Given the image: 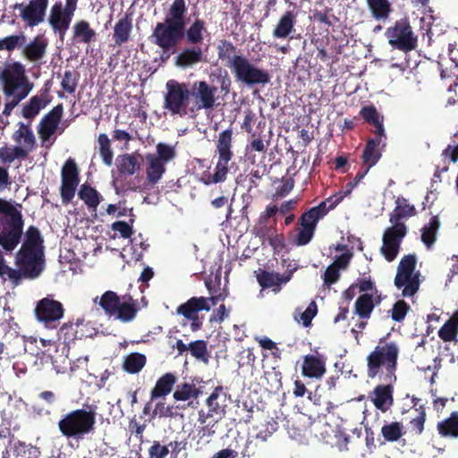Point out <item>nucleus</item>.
<instances>
[{
	"label": "nucleus",
	"instance_id": "obj_1",
	"mask_svg": "<svg viewBox=\"0 0 458 458\" xmlns=\"http://www.w3.org/2000/svg\"><path fill=\"white\" fill-rule=\"evenodd\" d=\"M187 14L182 13L157 22L149 37L151 43L165 51H174L184 38L191 46H200L208 34L206 22L197 18L187 27Z\"/></svg>",
	"mask_w": 458,
	"mask_h": 458
},
{
	"label": "nucleus",
	"instance_id": "obj_2",
	"mask_svg": "<svg viewBox=\"0 0 458 458\" xmlns=\"http://www.w3.org/2000/svg\"><path fill=\"white\" fill-rule=\"evenodd\" d=\"M17 268L6 264L4 252L0 250V279L9 281L13 287L20 285L24 279L34 280L45 269V252L19 249L14 257Z\"/></svg>",
	"mask_w": 458,
	"mask_h": 458
},
{
	"label": "nucleus",
	"instance_id": "obj_3",
	"mask_svg": "<svg viewBox=\"0 0 458 458\" xmlns=\"http://www.w3.org/2000/svg\"><path fill=\"white\" fill-rule=\"evenodd\" d=\"M24 225L22 205L0 198V246L5 253H12L21 243Z\"/></svg>",
	"mask_w": 458,
	"mask_h": 458
},
{
	"label": "nucleus",
	"instance_id": "obj_4",
	"mask_svg": "<svg viewBox=\"0 0 458 458\" xmlns=\"http://www.w3.org/2000/svg\"><path fill=\"white\" fill-rule=\"evenodd\" d=\"M399 353L400 348L397 343L386 342L385 338H381L366 358L368 377L374 378L381 373L384 375V381L394 383L397 379Z\"/></svg>",
	"mask_w": 458,
	"mask_h": 458
},
{
	"label": "nucleus",
	"instance_id": "obj_5",
	"mask_svg": "<svg viewBox=\"0 0 458 458\" xmlns=\"http://www.w3.org/2000/svg\"><path fill=\"white\" fill-rule=\"evenodd\" d=\"M97 412L91 406L69 411L61 415L57 426L67 439H82L95 429Z\"/></svg>",
	"mask_w": 458,
	"mask_h": 458
},
{
	"label": "nucleus",
	"instance_id": "obj_6",
	"mask_svg": "<svg viewBox=\"0 0 458 458\" xmlns=\"http://www.w3.org/2000/svg\"><path fill=\"white\" fill-rule=\"evenodd\" d=\"M233 130L226 129L219 133L216 142V151L218 160L216 162L214 173H204L201 181L204 184H215L223 182L226 180L228 174V163L232 160L233 153L232 151Z\"/></svg>",
	"mask_w": 458,
	"mask_h": 458
},
{
	"label": "nucleus",
	"instance_id": "obj_7",
	"mask_svg": "<svg viewBox=\"0 0 458 458\" xmlns=\"http://www.w3.org/2000/svg\"><path fill=\"white\" fill-rule=\"evenodd\" d=\"M166 93L164 96V108L172 115L181 117L191 114V93L186 83L169 80L165 85Z\"/></svg>",
	"mask_w": 458,
	"mask_h": 458
},
{
	"label": "nucleus",
	"instance_id": "obj_8",
	"mask_svg": "<svg viewBox=\"0 0 458 458\" xmlns=\"http://www.w3.org/2000/svg\"><path fill=\"white\" fill-rule=\"evenodd\" d=\"M417 264L415 254H408L403 256L397 267V272L394 277V285L402 288V295L403 297L413 296L420 289V273L414 272Z\"/></svg>",
	"mask_w": 458,
	"mask_h": 458
},
{
	"label": "nucleus",
	"instance_id": "obj_9",
	"mask_svg": "<svg viewBox=\"0 0 458 458\" xmlns=\"http://www.w3.org/2000/svg\"><path fill=\"white\" fill-rule=\"evenodd\" d=\"M0 81L6 98H11L24 90L28 96L33 87L26 76L24 65L19 62L13 63L0 72Z\"/></svg>",
	"mask_w": 458,
	"mask_h": 458
},
{
	"label": "nucleus",
	"instance_id": "obj_10",
	"mask_svg": "<svg viewBox=\"0 0 458 458\" xmlns=\"http://www.w3.org/2000/svg\"><path fill=\"white\" fill-rule=\"evenodd\" d=\"M79 0H65L64 5L61 1L55 3L49 13L48 23L53 32L58 35L63 41L77 10Z\"/></svg>",
	"mask_w": 458,
	"mask_h": 458
},
{
	"label": "nucleus",
	"instance_id": "obj_11",
	"mask_svg": "<svg viewBox=\"0 0 458 458\" xmlns=\"http://www.w3.org/2000/svg\"><path fill=\"white\" fill-rule=\"evenodd\" d=\"M386 37L391 47L403 52H409L417 47V36L412 30L408 18L397 20L387 28Z\"/></svg>",
	"mask_w": 458,
	"mask_h": 458
},
{
	"label": "nucleus",
	"instance_id": "obj_12",
	"mask_svg": "<svg viewBox=\"0 0 458 458\" xmlns=\"http://www.w3.org/2000/svg\"><path fill=\"white\" fill-rule=\"evenodd\" d=\"M236 81L244 83L248 86L258 84H267L270 81L269 73L259 68L250 62L246 56L236 57L233 66L231 68Z\"/></svg>",
	"mask_w": 458,
	"mask_h": 458
},
{
	"label": "nucleus",
	"instance_id": "obj_13",
	"mask_svg": "<svg viewBox=\"0 0 458 458\" xmlns=\"http://www.w3.org/2000/svg\"><path fill=\"white\" fill-rule=\"evenodd\" d=\"M189 90L191 101V114H196L202 109L212 110L216 106L218 99L217 87L210 85L206 81H195Z\"/></svg>",
	"mask_w": 458,
	"mask_h": 458
},
{
	"label": "nucleus",
	"instance_id": "obj_14",
	"mask_svg": "<svg viewBox=\"0 0 458 458\" xmlns=\"http://www.w3.org/2000/svg\"><path fill=\"white\" fill-rule=\"evenodd\" d=\"M49 0H30L28 4H15L12 7L18 10L15 15L26 27L34 28L45 21Z\"/></svg>",
	"mask_w": 458,
	"mask_h": 458
},
{
	"label": "nucleus",
	"instance_id": "obj_15",
	"mask_svg": "<svg viewBox=\"0 0 458 458\" xmlns=\"http://www.w3.org/2000/svg\"><path fill=\"white\" fill-rule=\"evenodd\" d=\"M406 233L407 227L404 224L392 225L385 230L380 252L386 260L392 262L396 259Z\"/></svg>",
	"mask_w": 458,
	"mask_h": 458
},
{
	"label": "nucleus",
	"instance_id": "obj_16",
	"mask_svg": "<svg viewBox=\"0 0 458 458\" xmlns=\"http://www.w3.org/2000/svg\"><path fill=\"white\" fill-rule=\"evenodd\" d=\"M60 195L62 203L68 205L73 199L77 187L80 183V174L74 159L68 158L61 171Z\"/></svg>",
	"mask_w": 458,
	"mask_h": 458
},
{
	"label": "nucleus",
	"instance_id": "obj_17",
	"mask_svg": "<svg viewBox=\"0 0 458 458\" xmlns=\"http://www.w3.org/2000/svg\"><path fill=\"white\" fill-rule=\"evenodd\" d=\"M64 312L63 304L58 301L49 298L40 300L35 309L37 319L44 323L45 327L50 329L58 327Z\"/></svg>",
	"mask_w": 458,
	"mask_h": 458
},
{
	"label": "nucleus",
	"instance_id": "obj_18",
	"mask_svg": "<svg viewBox=\"0 0 458 458\" xmlns=\"http://www.w3.org/2000/svg\"><path fill=\"white\" fill-rule=\"evenodd\" d=\"M186 439H175L168 443L165 439L154 440L148 449V458H166L170 454V458H180V454L186 449Z\"/></svg>",
	"mask_w": 458,
	"mask_h": 458
},
{
	"label": "nucleus",
	"instance_id": "obj_19",
	"mask_svg": "<svg viewBox=\"0 0 458 458\" xmlns=\"http://www.w3.org/2000/svg\"><path fill=\"white\" fill-rule=\"evenodd\" d=\"M219 299L220 295L212 296L210 298L191 297L186 302L178 306L176 311L187 319L194 318V317L199 316V311H208L210 310L209 301H212V305H216Z\"/></svg>",
	"mask_w": 458,
	"mask_h": 458
},
{
	"label": "nucleus",
	"instance_id": "obj_20",
	"mask_svg": "<svg viewBox=\"0 0 458 458\" xmlns=\"http://www.w3.org/2000/svg\"><path fill=\"white\" fill-rule=\"evenodd\" d=\"M63 106L59 104L42 117L38 126V133L43 141L48 140L55 132L63 116Z\"/></svg>",
	"mask_w": 458,
	"mask_h": 458
},
{
	"label": "nucleus",
	"instance_id": "obj_21",
	"mask_svg": "<svg viewBox=\"0 0 458 458\" xmlns=\"http://www.w3.org/2000/svg\"><path fill=\"white\" fill-rule=\"evenodd\" d=\"M49 81L45 84V88L40 90V94L31 97L27 104L23 106L21 114L26 119H34L52 100L49 95Z\"/></svg>",
	"mask_w": 458,
	"mask_h": 458
},
{
	"label": "nucleus",
	"instance_id": "obj_22",
	"mask_svg": "<svg viewBox=\"0 0 458 458\" xmlns=\"http://www.w3.org/2000/svg\"><path fill=\"white\" fill-rule=\"evenodd\" d=\"M301 375L309 378H321L326 371V358L319 353L303 356Z\"/></svg>",
	"mask_w": 458,
	"mask_h": 458
},
{
	"label": "nucleus",
	"instance_id": "obj_23",
	"mask_svg": "<svg viewBox=\"0 0 458 458\" xmlns=\"http://www.w3.org/2000/svg\"><path fill=\"white\" fill-rule=\"evenodd\" d=\"M383 138H386V135L379 136L375 134V138H369L366 141L361 156L362 164L366 166V169L369 170L380 160L382 150L379 148V146L380 144H382L383 148L386 146V144L382 142Z\"/></svg>",
	"mask_w": 458,
	"mask_h": 458
},
{
	"label": "nucleus",
	"instance_id": "obj_24",
	"mask_svg": "<svg viewBox=\"0 0 458 458\" xmlns=\"http://www.w3.org/2000/svg\"><path fill=\"white\" fill-rule=\"evenodd\" d=\"M392 384L377 385L373 390L371 401L375 407L382 412L387 411L394 403V386Z\"/></svg>",
	"mask_w": 458,
	"mask_h": 458
},
{
	"label": "nucleus",
	"instance_id": "obj_25",
	"mask_svg": "<svg viewBox=\"0 0 458 458\" xmlns=\"http://www.w3.org/2000/svg\"><path fill=\"white\" fill-rule=\"evenodd\" d=\"M204 52L200 46L184 47L174 57V64L181 68L192 67L203 61Z\"/></svg>",
	"mask_w": 458,
	"mask_h": 458
},
{
	"label": "nucleus",
	"instance_id": "obj_26",
	"mask_svg": "<svg viewBox=\"0 0 458 458\" xmlns=\"http://www.w3.org/2000/svg\"><path fill=\"white\" fill-rule=\"evenodd\" d=\"M176 382L177 377L174 373H165L157 380L150 391L151 401L165 398L173 391Z\"/></svg>",
	"mask_w": 458,
	"mask_h": 458
},
{
	"label": "nucleus",
	"instance_id": "obj_27",
	"mask_svg": "<svg viewBox=\"0 0 458 458\" xmlns=\"http://www.w3.org/2000/svg\"><path fill=\"white\" fill-rule=\"evenodd\" d=\"M256 278L263 289L272 288L273 292L278 293L281 289V284L290 281L291 275L283 276L277 273L260 270L257 273Z\"/></svg>",
	"mask_w": 458,
	"mask_h": 458
},
{
	"label": "nucleus",
	"instance_id": "obj_28",
	"mask_svg": "<svg viewBox=\"0 0 458 458\" xmlns=\"http://www.w3.org/2000/svg\"><path fill=\"white\" fill-rule=\"evenodd\" d=\"M97 32L89 21L80 20L73 24L72 38L75 43L89 45L96 41Z\"/></svg>",
	"mask_w": 458,
	"mask_h": 458
},
{
	"label": "nucleus",
	"instance_id": "obj_29",
	"mask_svg": "<svg viewBox=\"0 0 458 458\" xmlns=\"http://www.w3.org/2000/svg\"><path fill=\"white\" fill-rule=\"evenodd\" d=\"M416 214L417 210L415 207L411 205L407 199L399 196L395 200V208L389 215V222L392 225L403 224L401 222L402 219L414 216Z\"/></svg>",
	"mask_w": 458,
	"mask_h": 458
},
{
	"label": "nucleus",
	"instance_id": "obj_30",
	"mask_svg": "<svg viewBox=\"0 0 458 458\" xmlns=\"http://www.w3.org/2000/svg\"><path fill=\"white\" fill-rule=\"evenodd\" d=\"M47 41L39 36L35 37L30 43L22 47V55L30 62L41 60L47 52Z\"/></svg>",
	"mask_w": 458,
	"mask_h": 458
},
{
	"label": "nucleus",
	"instance_id": "obj_31",
	"mask_svg": "<svg viewBox=\"0 0 458 458\" xmlns=\"http://www.w3.org/2000/svg\"><path fill=\"white\" fill-rule=\"evenodd\" d=\"M132 31V18L130 14H125L115 23L114 27L113 39L114 45L121 47L127 43Z\"/></svg>",
	"mask_w": 458,
	"mask_h": 458
},
{
	"label": "nucleus",
	"instance_id": "obj_32",
	"mask_svg": "<svg viewBox=\"0 0 458 458\" xmlns=\"http://www.w3.org/2000/svg\"><path fill=\"white\" fill-rule=\"evenodd\" d=\"M296 23V14L292 11H286L279 19L273 30V36L276 38H285L293 32Z\"/></svg>",
	"mask_w": 458,
	"mask_h": 458
},
{
	"label": "nucleus",
	"instance_id": "obj_33",
	"mask_svg": "<svg viewBox=\"0 0 458 458\" xmlns=\"http://www.w3.org/2000/svg\"><path fill=\"white\" fill-rule=\"evenodd\" d=\"M20 249L45 252L44 239L38 227H28L25 240Z\"/></svg>",
	"mask_w": 458,
	"mask_h": 458
},
{
	"label": "nucleus",
	"instance_id": "obj_34",
	"mask_svg": "<svg viewBox=\"0 0 458 458\" xmlns=\"http://www.w3.org/2000/svg\"><path fill=\"white\" fill-rule=\"evenodd\" d=\"M13 140L20 144L21 147L25 148L28 152L33 150L36 139L30 125L19 123V129L13 133Z\"/></svg>",
	"mask_w": 458,
	"mask_h": 458
},
{
	"label": "nucleus",
	"instance_id": "obj_35",
	"mask_svg": "<svg viewBox=\"0 0 458 458\" xmlns=\"http://www.w3.org/2000/svg\"><path fill=\"white\" fill-rule=\"evenodd\" d=\"M371 16L377 21H386L393 9L389 0H366Z\"/></svg>",
	"mask_w": 458,
	"mask_h": 458
},
{
	"label": "nucleus",
	"instance_id": "obj_36",
	"mask_svg": "<svg viewBox=\"0 0 458 458\" xmlns=\"http://www.w3.org/2000/svg\"><path fill=\"white\" fill-rule=\"evenodd\" d=\"M78 196L85 205L93 211H97V208L102 200L100 193L88 183L81 185Z\"/></svg>",
	"mask_w": 458,
	"mask_h": 458
},
{
	"label": "nucleus",
	"instance_id": "obj_37",
	"mask_svg": "<svg viewBox=\"0 0 458 458\" xmlns=\"http://www.w3.org/2000/svg\"><path fill=\"white\" fill-rule=\"evenodd\" d=\"M437 429L442 437H458V411L451 412L450 416L437 422Z\"/></svg>",
	"mask_w": 458,
	"mask_h": 458
},
{
	"label": "nucleus",
	"instance_id": "obj_38",
	"mask_svg": "<svg viewBox=\"0 0 458 458\" xmlns=\"http://www.w3.org/2000/svg\"><path fill=\"white\" fill-rule=\"evenodd\" d=\"M138 310V301L133 300L131 297H129L127 301H124L120 302L117 311L113 317L123 323H127L135 318Z\"/></svg>",
	"mask_w": 458,
	"mask_h": 458
},
{
	"label": "nucleus",
	"instance_id": "obj_39",
	"mask_svg": "<svg viewBox=\"0 0 458 458\" xmlns=\"http://www.w3.org/2000/svg\"><path fill=\"white\" fill-rule=\"evenodd\" d=\"M360 116L369 123L375 127L374 134L385 136V128L383 118L380 116L374 106H364L360 109Z\"/></svg>",
	"mask_w": 458,
	"mask_h": 458
},
{
	"label": "nucleus",
	"instance_id": "obj_40",
	"mask_svg": "<svg viewBox=\"0 0 458 458\" xmlns=\"http://www.w3.org/2000/svg\"><path fill=\"white\" fill-rule=\"evenodd\" d=\"M148 165L146 168L147 180L148 183L154 185L158 182L165 172V165L154 158L153 154L146 157Z\"/></svg>",
	"mask_w": 458,
	"mask_h": 458
},
{
	"label": "nucleus",
	"instance_id": "obj_41",
	"mask_svg": "<svg viewBox=\"0 0 458 458\" xmlns=\"http://www.w3.org/2000/svg\"><path fill=\"white\" fill-rule=\"evenodd\" d=\"M440 225L438 216H433L429 222L421 228L420 239L428 249H430L435 244Z\"/></svg>",
	"mask_w": 458,
	"mask_h": 458
},
{
	"label": "nucleus",
	"instance_id": "obj_42",
	"mask_svg": "<svg viewBox=\"0 0 458 458\" xmlns=\"http://www.w3.org/2000/svg\"><path fill=\"white\" fill-rule=\"evenodd\" d=\"M375 308L373 295L369 293L360 294L354 304V312L361 319H369Z\"/></svg>",
	"mask_w": 458,
	"mask_h": 458
},
{
	"label": "nucleus",
	"instance_id": "obj_43",
	"mask_svg": "<svg viewBox=\"0 0 458 458\" xmlns=\"http://www.w3.org/2000/svg\"><path fill=\"white\" fill-rule=\"evenodd\" d=\"M146 363V355L140 352H131L123 358V369L129 374H137L142 370Z\"/></svg>",
	"mask_w": 458,
	"mask_h": 458
},
{
	"label": "nucleus",
	"instance_id": "obj_44",
	"mask_svg": "<svg viewBox=\"0 0 458 458\" xmlns=\"http://www.w3.org/2000/svg\"><path fill=\"white\" fill-rule=\"evenodd\" d=\"M236 51V47L226 39L221 40L217 47L218 58L225 62V65L230 69L233 66V62L236 57L243 56L242 55H237Z\"/></svg>",
	"mask_w": 458,
	"mask_h": 458
},
{
	"label": "nucleus",
	"instance_id": "obj_45",
	"mask_svg": "<svg viewBox=\"0 0 458 458\" xmlns=\"http://www.w3.org/2000/svg\"><path fill=\"white\" fill-rule=\"evenodd\" d=\"M200 394V389L194 383L184 382L176 386L173 397L175 401L185 402L191 398L197 399Z\"/></svg>",
	"mask_w": 458,
	"mask_h": 458
},
{
	"label": "nucleus",
	"instance_id": "obj_46",
	"mask_svg": "<svg viewBox=\"0 0 458 458\" xmlns=\"http://www.w3.org/2000/svg\"><path fill=\"white\" fill-rule=\"evenodd\" d=\"M121 302V299L115 292H105L99 300V306L108 317H113L117 311V308Z\"/></svg>",
	"mask_w": 458,
	"mask_h": 458
},
{
	"label": "nucleus",
	"instance_id": "obj_47",
	"mask_svg": "<svg viewBox=\"0 0 458 458\" xmlns=\"http://www.w3.org/2000/svg\"><path fill=\"white\" fill-rule=\"evenodd\" d=\"M458 335V310L438 330V336L444 342H452Z\"/></svg>",
	"mask_w": 458,
	"mask_h": 458
},
{
	"label": "nucleus",
	"instance_id": "obj_48",
	"mask_svg": "<svg viewBox=\"0 0 458 458\" xmlns=\"http://www.w3.org/2000/svg\"><path fill=\"white\" fill-rule=\"evenodd\" d=\"M27 42V37L23 32L13 34L0 38V51L13 52L15 49L22 48Z\"/></svg>",
	"mask_w": 458,
	"mask_h": 458
},
{
	"label": "nucleus",
	"instance_id": "obj_49",
	"mask_svg": "<svg viewBox=\"0 0 458 458\" xmlns=\"http://www.w3.org/2000/svg\"><path fill=\"white\" fill-rule=\"evenodd\" d=\"M119 164L117 165L120 174L132 175L140 168V164L137 157L131 154H123L119 157Z\"/></svg>",
	"mask_w": 458,
	"mask_h": 458
},
{
	"label": "nucleus",
	"instance_id": "obj_50",
	"mask_svg": "<svg viewBox=\"0 0 458 458\" xmlns=\"http://www.w3.org/2000/svg\"><path fill=\"white\" fill-rule=\"evenodd\" d=\"M30 152L25 148L15 146L13 148L3 147L0 148V160L3 163H13L15 159L27 158Z\"/></svg>",
	"mask_w": 458,
	"mask_h": 458
},
{
	"label": "nucleus",
	"instance_id": "obj_51",
	"mask_svg": "<svg viewBox=\"0 0 458 458\" xmlns=\"http://www.w3.org/2000/svg\"><path fill=\"white\" fill-rule=\"evenodd\" d=\"M381 434L387 442L398 441L404 434L403 426L401 422L397 421L385 424L381 428Z\"/></svg>",
	"mask_w": 458,
	"mask_h": 458
},
{
	"label": "nucleus",
	"instance_id": "obj_52",
	"mask_svg": "<svg viewBox=\"0 0 458 458\" xmlns=\"http://www.w3.org/2000/svg\"><path fill=\"white\" fill-rule=\"evenodd\" d=\"M98 142L99 145V154L104 164L111 165L113 164L114 153L111 148V142L108 136L105 133L99 134Z\"/></svg>",
	"mask_w": 458,
	"mask_h": 458
},
{
	"label": "nucleus",
	"instance_id": "obj_53",
	"mask_svg": "<svg viewBox=\"0 0 458 458\" xmlns=\"http://www.w3.org/2000/svg\"><path fill=\"white\" fill-rule=\"evenodd\" d=\"M157 155H154V158L157 159L164 165L172 161L176 157V151L173 146L166 143H158L156 147Z\"/></svg>",
	"mask_w": 458,
	"mask_h": 458
},
{
	"label": "nucleus",
	"instance_id": "obj_54",
	"mask_svg": "<svg viewBox=\"0 0 458 458\" xmlns=\"http://www.w3.org/2000/svg\"><path fill=\"white\" fill-rule=\"evenodd\" d=\"M189 351L191 352V354L204 362L208 361V348H207V342L204 340H197L194 342H191L189 344Z\"/></svg>",
	"mask_w": 458,
	"mask_h": 458
},
{
	"label": "nucleus",
	"instance_id": "obj_55",
	"mask_svg": "<svg viewBox=\"0 0 458 458\" xmlns=\"http://www.w3.org/2000/svg\"><path fill=\"white\" fill-rule=\"evenodd\" d=\"M79 77V73L74 71H65L64 73L63 80L61 81L62 89L67 93H73L76 90Z\"/></svg>",
	"mask_w": 458,
	"mask_h": 458
},
{
	"label": "nucleus",
	"instance_id": "obj_56",
	"mask_svg": "<svg viewBox=\"0 0 458 458\" xmlns=\"http://www.w3.org/2000/svg\"><path fill=\"white\" fill-rule=\"evenodd\" d=\"M176 415L177 413L174 406L166 405L165 402L158 401L152 411L151 418H174Z\"/></svg>",
	"mask_w": 458,
	"mask_h": 458
},
{
	"label": "nucleus",
	"instance_id": "obj_57",
	"mask_svg": "<svg viewBox=\"0 0 458 458\" xmlns=\"http://www.w3.org/2000/svg\"><path fill=\"white\" fill-rule=\"evenodd\" d=\"M223 390L224 389L222 386H217L206 400V404L208 407V411L213 412L215 415L220 414L224 411L222 406L217 402V399L223 393Z\"/></svg>",
	"mask_w": 458,
	"mask_h": 458
},
{
	"label": "nucleus",
	"instance_id": "obj_58",
	"mask_svg": "<svg viewBox=\"0 0 458 458\" xmlns=\"http://www.w3.org/2000/svg\"><path fill=\"white\" fill-rule=\"evenodd\" d=\"M410 309V305L405 301H397L391 310L392 319L395 322H402L405 318Z\"/></svg>",
	"mask_w": 458,
	"mask_h": 458
},
{
	"label": "nucleus",
	"instance_id": "obj_59",
	"mask_svg": "<svg viewBox=\"0 0 458 458\" xmlns=\"http://www.w3.org/2000/svg\"><path fill=\"white\" fill-rule=\"evenodd\" d=\"M182 13H188L186 0H174L168 6L164 20H168Z\"/></svg>",
	"mask_w": 458,
	"mask_h": 458
},
{
	"label": "nucleus",
	"instance_id": "obj_60",
	"mask_svg": "<svg viewBox=\"0 0 458 458\" xmlns=\"http://www.w3.org/2000/svg\"><path fill=\"white\" fill-rule=\"evenodd\" d=\"M320 218L315 214V212L311 208H310L309 210L301 214L298 220V225L300 226H307L316 230L318 222Z\"/></svg>",
	"mask_w": 458,
	"mask_h": 458
},
{
	"label": "nucleus",
	"instance_id": "obj_61",
	"mask_svg": "<svg viewBox=\"0 0 458 458\" xmlns=\"http://www.w3.org/2000/svg\"><path fill=\"white\" fill-rule=\"evenodd\" d=\"M315 230L307 226H301L295 237V244L298 246L307 245L313 238Z\"/></svg>",
	"mask_w": 458,
	"mask_h": 458
},
{
	"label": "nucleus",
	"instance_id": "obj_62",
	"mask_svg": "<svg viewBox=\"0 0 458 458\" xmlns=\"http://www.w3.org/2000/svg\"><path fill=\"white\" fill-rule=\"evenodd\" d=\"M267 241L269 245L273 248L275 253H279L285 247V240L283 234L276 233L274 230L271 234L268 235Z\"/></svg>",
	"mask_w": 458,
	"mask_h": 458
},
{
	"label": "nucleus",
	"instance_id": "obj_63",
	"mask_svg": "<svg viewBox=\"0 0 458 458\" xmlns=\"http://www.w3.org/2000/svg\"><path fill=\"white\" fill-rule=\"evenodd\" d=\"M426 421V412L423 409L419 411L416 418L410 421L411 431L416 435H420L424 430V424Z\"/></svg>",
	"mask_w": 458,
	"mask_h": 458
},
{
	"label": "nucleus",
	"instance_id": "obj_64",
	"mask_svg": "<svg viewBox=\"0 0 458 458\" xmlns=\"http://www.w3.org/2000/svg\"><path fill=\"white\" fill-rule=\"evenodd\" d=\"M318 307L315 301H311L306 310L301 314L300 319L304 327H309L311 324L313 318L317 315Z\"/></svg>",
	"mask_w": 458,
	"mask_h": 458
}]
</instances>
